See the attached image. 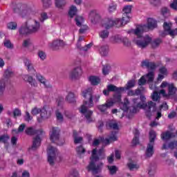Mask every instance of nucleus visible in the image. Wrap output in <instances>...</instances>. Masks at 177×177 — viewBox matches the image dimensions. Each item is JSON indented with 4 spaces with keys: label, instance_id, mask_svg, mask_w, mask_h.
I'll list each match as a JSON object with an SVG mask.
<instances>
[{
    "label": "nucleus",
    "instance_id": "obj_58",
    "mask_svg": "<svg viewBox=\"0 0 177 177\" xmlns=\"http://www.w3.org/2000/svg\"><path fill=\"white\" fill-rule=\"evenodd\" d=\"M159 72L160 74L163 75H168V71L166 69L165 67H162L159 69Z\"/></svg>",
    "mask_w": 177,
    "mask_h": 177
},
{
    "label": "nucleus",
    "instance_id": "obj_49",
    "mask_svg": "<svg viewBox=\"0 0 177 177\" xmlns=\"http://www.w3.org/2000/svg\"><path fill=\"white\" fill-rule=\"evenodd\" d=\"M9 30H16L17 28V24L16 22H10L7 24Z\"/></svg>",
    "mask_w": 177,
    "mask_h": 177
},
{
    "label": "nucleus",
    "instance_id": "obj_33",
    "mask_svg": "<svg viewBox=\"0 0 177 177\" xmlns=\"http://www.w3.org/2000/svg\"><path fill=\"white\" fill-rule=\"evenodd\" d=\"M26 128V124H21L18 130L17 129H14L12 131V135H19V133L23 132V131H24V129Z\"/></svg>",
    "mask_w": 177,
    "mask_h": 177
},
{
    "label": "nucleus",
    "instance_id": "obj_50",
    "mask_svg": "<svg viewBox=\"0 0 177 177\" xmlns=\"http://www.w3.org/2000/svg\"><path fill=\"white\" fill-rule=\"evenodd\" d=\"M4 46L8 48V49H12L13 48V44L10 42V40L6 39L4 40Z\"/></svg>",
    "mask_w": 177,
    "mask_h": 177
},
{
    "label": "nucleus",
    "instance_id": "obj_36",
    "mask_svg": "<svg viewBox=\"0 0 177 177\" xmlns=\"http://www.w3.org/2000/svg\"><path fill=\"white\" fill-rule=\"evenodd\" d=\"M123 15H127L131 16V12H132V6H125L122 10Z\"/></svg>",
    "mask_w": 177,
    "mask_h": 177
},
{
    "label": "nucleus",
    "instance_id": "obj_24",
    "mask_svg": "<svg viewBox=\"0 0 177 177\" xmlns=\"http://www.w3.org/2000/svg\"><path fill=\"white\" fill-rule=\"evenodd\" d=\"M142 66L147 67V68H148V70H154L157 67V66L156 65V64H154V62H150V61H149V59L142 61Z\"/></svg>",
    "mask_w": 177,
    "mask_h": 177
},
{
    "label": "nucleus",
    "instance_id": "obj_25",
    "mask_svg": "<svg viewBox=\"0 0 177 177\" xmlns=\"http://www.w3.org/2000/svg\"><path fill=\"white\" fill-rule=\"evenodd\" d=\"M163 28L165 30V32L162 33L160 35L161 37H165V35H169V31H171L172 29V23L171 22H165L163 24Z\"/></svg>",
    "mask_w": 177,
    "mask_h": 177
},
{
    "label": "nucleus",
    "instance_id": "obj_20",
    "mask_svg": "<svg viewBox=\"0 0 177 177\" xmlns=\"http://www.w3.org/2000/svg\"><path fill=\"white\" fill-rule=\"evenodd\" d=\"M149 88L150 89L155 91L151 95L152 100H153V102H158V100H160V94L157 93V91H158V88H157L156 85H153V84H150Z\"/></svg>",
    "mask_w": 177,
    "mask_h": 177
},
{
    "label": "nucleus",
    "instance_id": "obj_63",
    "mask_svg": "<svg viewBox=\"0 0 177 177\" xmlns=\"http://www.w3.org/2000/svg\"><path fill=\"white\" fill-rule=\"evenodd\" d=\"M48 19V15L46 12H43L41 14L40 21H44V20Z\"/></svg>",
    "mask_w": 177,
    "mask_h": 177
},
{
    "label": "nucleus",
    "instance_id": "obj_32",
    "mask_svg": "<svg viewBox=\"0 0 177 177\" xmlns=\"http://www.w3.org/2000/svg\"><path fill=\"white\" fill-rule=\"evenodd\" d=\"M24 6H21L20 4L17 5V9H15L14 11L15 12H18L19 13V15H21V16H22V17H24V15H23L24 13H28V10H24Z\"/></svg>",
    "mask_w": 177,
    "mask_h": 177
},
{
    "label": "nucleus",
    "instance_id": "obj_53",
    "mask_svg": "<svg viewBox=\"0 0 177 177\" xmlns=\"http://www.w3.org/2000/svg\"><path fill=\"white\" fill-rule=\"evenodd\" d=\"M161 13L162 16L167 17V16H169V10H168V8L166 7H163L161 10Z\"/></svg>",
    "mask_w": 177,
    "mask_h": 177
},
{
    "label": "nucleus",
    "instance_id": "obj_56",
    "mask_svg": "<svg viewBox=\"0 0 177 177\" xmlns=\"http://www.w3.org/2000/svg\"><path fill=\"white\" fill-rule=\"evenodd\" d=\"M14 117H20L21 115V111L19 109H15L13 111Z\"/></svg>",
    "mask_w": 177,
    "mask_h": 177
},
{
    "label": "nucleus",
    "instance_id": "obj_59",
    "mask_svg": "<svg viewBox=\"0 0 177 177\" xmlns=\"http://www.w3.org/2000/svg\"><path fill=\"white\" fill-rule=\"evenodd\" d=\"M56 117L57 120L59 121V122H62V121H63V115H62L60 112L59 111L56 112Z\"/></svg>",
    "mask_w": 177,
    "mask_h": 177
},
{
    "label": "nucleus",
    "instance_id": "obj_19",
    "mask_svg": "<svg viewBox=\"0 0 177 177\" xmlns=\"http://www.w3.org/2000/svg\"><path fill=\"white\" fill-rule=\"evenodd\" d=\"M23 80L26 81V82H28L31 86H33L34 88H37L38 86V83L32 78V76L28 75H24L22 77Z\"/></svg>",
    "mask_w": 177,
    "mask_h": 177
},
{
    "label": "nucleus",
    "instance_id": "obj_7",
    "mask_svg": "<svg viewBox=\"0 0 177 177\" xmlns=\"http://www.w3.org/2000/svg\"><path fill=\"white\" fill-rule=\"evenodd\" d=\"M160 88H167L168 89V93H167L164 89L160 91V95L165 97V99H174L177 91V88L175 87L174 84L162 82L160 85Z\"/></svg>",
    "mask_w": 177,
    "mask_h": 177
},
{
    "label": "nucleus",
    "instance_id": "obj_23",
    "mask_svg": "<svg viewBox=\"0 0 177 177\" xmlns=\"http://www.w3.org/2000/svg\"><path fill=\"white\" fill-rule=\"evenodd\" d=\"M66 44L62 40H55L53 43L49 44V48L54 50L57 49L59 46H64Z\"/></svg>",
    "mask_w": 177,
    "mask_h": 177
},
{
    "label": "nucleus",
    "instance_id": "obj_6",
    "mask_svg": "<svg viewBox=\"0 0 177 177\" xmlns=\"http://www.w3.org/2000/svg\"><path fill=\"white\" fill-rule=\"evenodd\" d=\"M41 25L38 21L35 19L29 20L19 28L20 35H26V34H31V32H37L39 30Z\"/></svg>",
    "mask_w": 177,
    "mask_h": 177
},
{
    "label": "nucleus",
    "instance_id": "obj_5",
    "mask_svg": "<svg viewBox=\"0 0 177 177\" xmlns=\"http://www.w3.org/2000/svg\"><path fill=\"white\" fill-rule=\"evenodd\" d=\"M131 21V15H127V14H122V20L119 18H115L113 19V18H106L104 20V23L102 24V27L104 28L109 29L111 28L113 26H116V27H121V26H125V24H128Z\"/></svg>",
    "mask_w": 177,
    "mask_h": 177
},
{
    "label": "nucleus",
    "instance_id": "obj_40",
    "mask_svg": "<svg viewBox=\"0 0 177 177\" xmlns=\"http://www.w3.org/2000/svg\"><path fill=\"white\" fill-rule=\"evenodd\" d=\"M75 15H77V7L72 6L69 9L68 16H70L71 17H74Z\"/></svg>",
    "mask_w": 177,
    "mask_h": 177
},
{
    "label": "nucleus",
    "instance_id": "obj_8",
    "mask_svg": "<svg viewBox=\"0 0 177 177\" xmlns=\"http://www.w3.org/2000/svg\"><path fill=\"white\" fill-rule=\"evenodd\" d=\"M26 133L27 135H37L33 139V143L30 148V150H37L39 146H41V135L44 133L42 130H35L32 127H28L26 129Z\"/></svg>",
    "mask_w": 177,
    "mask_h": 177
},
{
    "label": "nucleus",
    "instance_id": "obj_13",
    "mask_svg": "<svg viewBox=\"0 0 177 177\" xmlns=\"http://www.w3.org/2000/svg\"><path fill=\"white\" fill-rule=\"evenodd\" d=\"M60 135V129L57 127H53L50 131V140L53 143H56L59 146H62L63 143H59V138Z\"/></svg>",
    "mask_w": 177,
    "mask_h": 177
},
{
    "label": "nucleus",
    "instance_id": "obj_61",
    "mask_svg": "<svg viewBox=\"0 0 177 177\" xmlns=\"http://www.w3.org/2000/svg\"><path fill=\"white\" fill-rule=\"evenodd\" d=\"M170 7L171 9L177 10V0H173L172 3L170 4Z\"/></svg>",
    "mask_w": 177,
    "mask_h": 177
},
{
    "label": "nucleus",
    "instance_id": "obj_48",
    "mask_svg": "<svg viewBox=\"0 0 177 177\" xmlns=\"http://www.w3.org/2000/svg\"><path fill=\"white\" fill-rule=\"evenodd\" d=\"M106 109H110V107L114 106V104H115V102H113V99L111 100H107L106 101V103L104 104Z\"/></svg>",
    "mask_w": 177,
    "mask_h": 177
},
{
    "label": "nucleus",
    "instance_id": "obj_14",
    "mask_svg": "<svg viewBox=\"0 0 177 177\" xmlns=\"http://www.w3.org/2000/svg\"><path fill=\"white\" fill-rule=\"evenodd\" d=\"M76 21V25L78 27H81L80 29V33L84 34V32H86L88 30V26L84 25V21H85V19L82 16H77L75 19Z\"/></svg>",
    "mask_w": 177,
    "mask_h": 177
},
{
    "label": "nucleus",
    "instance_id": "obj_43",
    "mask_svg": "<svg viewBox=\"0 0 177 177\" xmlns=\"http://www.w3.org/2000/svg\"><path fill=\"white\" fill-rule=\"evenodd\" d=\"M66 0H55V6L56 8H63L66 5Z\"/></svg>",
    "mask_w": 177,
    "mask_h": 177
},
{
    "label": "nucleus",
    "instance_id": "obj_26",
    "mask_svg": "<svg viewBox=\"0 0 177 177\" xmlns=\"http://www.w3.org/2000/svg\"><path fill=\"white\" fill-rule=\"evenodd\" d=\"M77 97L74 93L70 91L68 93V95L65 97V100L70 104H74L76 102Z\"/></svg>",
    "mask_w": 177,
    "mask_h": 177
},
{
    "label": "nucleus",
    "instance_id": "obj_28",
    "mask_svg": "<svg viewBox=\"0 0 177 177\" xmlns=\"http://www.w3.org/2000/svg\"><path fill=\"white\" fill-rule=\"evenodd\" d=\"M175 136V134L171 133V131H166L161 134V138L164 142H168L169 139H172Z\"/></svg>",
    "mask_w": 177,
    "mask_h": 177
},
{
    "label": "nucleus",
    "instance_id": "obj_10",
    "mask_svg": "<svg viewBox=\"0 0 177 177\" xmlns=\"http://www.w3.org/2000/svg\"><path fill=\"white\" fill-rule=\"evenodd\" d=\"M39 113L41 118H37L38 122H42V121H44V120L49 118L50 114H48V111H46V107H43L41 109L35 107L31 111V114L32 115H37V114H39Z\"/></svg>",
    "mask_w": 177,
    "mask_h": 177
},
{
    "label": "nucleus",
    "instance_id": "obj_64",
    "mask_svg": "<svg viewBox=\"0 0 177 177\" xmlns=\"http://www.w3.org/2000/svg\"><path fill=\"white\" fill-rule=\"evenodd\" d=\"M24 118H25V120H26L28 122L31 121V120H32V117H31V115H30V113H28V112L26 113V115H25Z\"/></svg>",
    "mask_w": 177,
    "mask_h": 177
},
{
    "label": "nucleus",
    "instance_id": "obj_41",
    "mask_svg": "<svg viewBox=\"0 0 177 177\" xmlns=\"http://www.w3.org/2000/svg\"><path fill=\"white\" fill-rule=\"evenodd\" d=\"M134 138L132 140V144L135 146L139 143V131L136 130L134 132Z\"/></svg>",
    "mask_w": 177,
    "mask_h": 177
},
{
    "label": "nucleus",
    "instance_id": "obj_54",
    "mask_svg": "<svg viewBox=\"0 0 177 177\" xmlns=\"http://www.w3.org/2000/svg\"><path fill=\"white\" fill-rule=\"evenodd\" d=\"M9 136H1L0 137V142H2V143H7L8 141H9Z\"/></svg>",
    "mask_w": 177,
    "mask_h": 177
},
{
    "label": "nucleus",
    "instance_id": "obj_31",
    "mask_svg": "<svg viewBox=\"0 0 177 177\" xmlns=\"http://www.w3.org/2000/svg\"><path fill=\"white\" fill-rule=\"evenodd\" d=\"M117 6H118L117 3L112 1L109 5L108 8H107L109 13H114V12H115L117 10Z\"/></svg>",
    "mask_w": 177,
    "mask_h": 177
},
{
    "label": "nucleus",
    "instance_id": "obj_29",
    "mask_svg": "<svg viewBox=\"0 0 177 177\" xmlns=\"http://www.w3.org/2000/svg\"><path fill=\"white\" fill-rule=\"evenodd\" d=\"M106 127L111 129L118 130V123L116 120H109L106 122Z\"/></svg>",
    "mask_w": 177,
    "mask_h": 177
},
{
    "label": "nucleus",
    "instance_id": "obj_47",
    "mask_svg": "<svg viewBox=\"0 0 177 177\" xmlns=\"http://www.w3.org/2000/svg\"><path fill=\"white\" fill-rule=\"evenodd\" d=\"M98 110H100V111H101V113H102L103 114H107V110L108 108L107 106H105V104H102V105H99L97 106Z\"/></svg>",
    "mask_w": 177,
    "mask_h": 177
},
{
    "label": "nucleus",
    "instance_id": "obj_57",
    "mask_svg": "<svg viewBox=\"0 0 177 177\" xmlns=\"http://www.w3.org/2000/svg\"><path fill=\"white\" fill-rule=\"evenodd\" d=\"M22 45L24 48L30 46L31 45V40L30 39L24 40Z\"/></svg>",
    "mask_w": 177,
    "mask_h": 177
},
{
    "label": "nucleus",
    "instance_id": "obj_44",
    "mask_svg": "<svg viewBox=\"0 0 177 177\" xmlns=\"http://www.w3.org/2000/svg\"><path fill=\"white\" fill-rule=\"evenodd\" d=\"M108 169L111 175H114L118 171V167L117 166H108Z\"/></svg>",
    "mask_w": 177,
    "mask_h": 177
},
{
    "label": "nucleus",
    "instance_id": "obj_9",
    "mask_svg": "<svg viewBox=\"0 0 177 177\" xmlns=\"http://www.w3.org/2000/svg\"><path fill=\"white\" fill-rule=\"evenodd\" d=\"M156 138V131L151 130L149 131V143L148 144L147 151L145 153L147 157H151V156H153V154L154 153L153 146Z\"/></svg>",
    "mask_w": 177,
    "mask_h": 177
},
{
    "label": "nucleus",
    "instance_id": "obj_27",
    "mask_svg": "<svg viewBox=\"0 0 177 177\" xmlns=\"http://www.w3.org/2000/svg\"><path fill=\"white\" fill-rule=\"evenodd\" d=\"M24 63L26 67H27L29 73H32V74H35V69H34V66H32V63H31L30 59L26 58L24 60Z\"/></svg>",
    "mask_w": 177,
    "mask_h": 177
},
{
    "label": "nucleus",
    "instance_id": "obj_55",
    "mask_svg": "<svg viewBox=\"0 0 177 177\" xmlns=\"http://www.w3.org/2000/svg\"><path fill=\"white\" fill-rule=\"evenodd\" d=\"M109 73H110V66H104V68L102 69V74L104 75H107V74H109Z\"/></svg>",
    "mask_w": 177,
    "mask_h": 177
},
{
    "label": "nucleus",
    "instance_id": "obj_3",
    "mask_svg": "<svg viewBox=\"0 0 177 177\" xmlns=\"http://www.w3.org/2000/svg\"><path fill=\"white\" fill-rule=\"evenodd\" d=\"M92 88H88L83 91L82 96L85 100L80 109V113L84 115L88 124L95 122V118H93L92 116L93 115V112L88 109V106L92 107V106H93V102L97 103V102H99V99H100V95L97 94L95 95H92Z\"/></svg>",
    "mask_w": 177,
    "mask_h": 177
},
{
    "label": "nucleus",
    "instance_id": "obj_52",
    "mask_svg": "<svg viewBox=\"0 0 177 177\" xmlns=\"http://www.w3.org/2000/svg\"><path fill=\"white\" fill-rule=\"evenodd\" d=\"M99 35L100 38H102V39H104L109 37V31L107 30L101 31Z\"/></svg>",
    "mask_w": 177,
    "mask_h": 177
},
{
    "label": "nucleus",
    "instance_id": "obj_46",
    "mask_svg": "<svg viewBox=\"0 0 177 177\" xmlns=\"http://www.w3.org/2000/svg\"><path fill=\"white\" fill-rule=\"evenodd\" d=\"M41 2L44 9H48L52 5V1L50 0H41Z\"/></svg>",
    "mask_w": 177,
    "mask_h": 177
},
{
    "label": "nucleus",
    "instance_id": "obj_38",
    "mask_svg": "<svg viewBox=\"0 0 177 177\" xmlns=\"http://www.w3.org/2000/svg\"><path fill=\"white\" fill-rule=\"evenodd\" d=\"M66 177H80V172H78V170L77 169H73L71 170L68 175H67Z\"/></svg>",
    "mask_w": 177,
    "mask_h": 177
},
{
    "label": "nucleus",
    "instance_id": "obj_15",
    "mask_svg": "<svg viewBox=\"0 0 177 177\" xmlns=\"http://www.w3.org/2000/svg\"><path fill=\"white\" fill-rule=\"evenodd\" d=\"M113 44H123L124 46H130L131 41L127 37H122L120 35H116L111 38Z\"/></svg>",
    "mask_w": 177,
    "mask_h": 177
},
{
    "label": "nucleus",
    "instance_id": "obj_45",
    "mask_svg": "<svg viewBox=\"0 0 177 177\" xmlns=\"http://www.w3.org/2000/svg\"><path fill=\"white\" fill-rule=\"evenodd\" d=\"M127 167L129 168L130 171H135V169H138L139 168V165L134 164L132 162H130L127 164Z\"/></svg>",
    "mask_w": 177,
    "mask_h": 177
},
{
    "label": "nucleus",
    "instance_id": "obj_1",
    "mask_svg": "<svg viewBox=\"0 0 177 177\" xmlns=\"http://www.w3.org/2000/svg\"><path fill=\"white\" fill-rule=\"evenodd\" d=\"M122 96L121 95V93H115L113 95V98L112 100L115 102V103H118L119 106H120V109L123 110L124 113L122 114V117H124L125 114H127L128 112L129 113H138L139 111V109H142L143 110L146 111V114L147 117H150V111H156V103L153 102L152 101H149L147 103L146 102V97L143 95H140V100L139 98H133L131 102L133 106H131L130 109L128 108L129 106V100L128 97H124L123 102H121V98ZM140 100V102H139Z\"/></svg>",
    "mask_w": 177,
    "mask_h": 177
},
{
    "label": "nucleus",
    "instance_id": "obj_42",
    "mask_svg": "<svg viewBox=\"0 0 177 177\" xmlns=\"http://www.w3.org/2000/svg\"><path fill=\"white\" fill-rule=\"evenodd\" d=\"M100 53H101V55L102 56H106V55H107V53H109V46H104L101 47L100 48Z\"/></svg>",
    "mask_w": 177,
    "mask_h": 177
},
{
    "label": "nucleus",
    "instance_id": "obj_37",
    "mask_svg": "<svg viewBox=\"0 0 177 177\" xmlns=\"http://www.w3.org/2000/svg\"><path fill=\"white\" fill-rule=\"evenodd\" d=\"M78 135H80V133L78 132H77L76 131H73V138H74V143L77 144V143H81V142H82V138L81 137H78Z\"/></svg>",
    "mask_w": 177,
    "mask_h": 177
},
{
    "label": "nucleus",
    "instance_id": "obj_16",
    "mask_svg": "<svg viewBox=\"0 0 177 177\" xmlns=\"http://www.w3.org/2000/svg\"><path fill=\"white\" fill-rule=\"evenodd\" d=\"M153 80H154V73L149 72L147 75L142 76L138 80V85L142 86V85H145L146 82H148V83L153 82Z\"/></svg>",
    "mask_w": 177,
    "mask_h": 177
},
{
    "label": "nucleus",
    "instance_id": "obj_62",
    "mask_svg": "<svg viewBox=\"0 0 177 177\" xmlns=\"http://www.w3.org/2000/svg\"><path fill=\"white\" fill-rule=\"evenodd\" d=\"M168 35H170L171 37H175L177 35V28L171 29V31H169Z\"/></svg>",
    "mask_w": 177,
    "mask_h": 177
},
{
    "label": "nucleus",
    "instance_id": "obj_17",
    "mask_svg": "<svg viewBox=\"0 0 177 177\" xmlns=\"http://www.w3.org/2000/svg\"><path fill=\"white\" fill-rule=\"evenodd\" d=\"M82 75V68H81V67L80 66L75 68L70 73V77L71 78V80H80Z\"/></svg>",
    "mask_w": 177,
    "mask_h": 177
},
{
    "label": "nucleus",
    "instance_id": "obj_4",
    "mask_svg": "<svg viewBox=\"0 0 177 177\" xmlns=\"http://www.w3.org/2000/svg\"><path fill=\"white\" fill-rule=\"evenodd\" d=\"M105 157L106 155H104V150L103 149H100L99 151H97V149H93L90 158L91 162L87 166L88 171L93 174L100 172L102 168H103V163H97V161H99V160H103Z\"/></svg>",
    "mask_w": 177,
    "mask_h": 177
},
{
    "label": "nucleus",
    "instance_id": "obj_2",
    "mask_svg": "<svg viewBox=\"0 0 177 177\" xmlns=\"http://www.w3.org/2000/svg\"><path fill=\"white\" fill-rule=\"evenodd\" d=\"M157 28V21L153 18H149L147 19V25H139L136 29H131L127 31V34H133L136 35L137 39H134L136 45L140 48H146L150 42H151V37L146 35L143 37L142 34L145 31H149V30H154Z\"/></svg>",
    "mask_w": 177,
    "mask_h": 177
},
{
    "label": "nucleus",
    "instance_id": "obj_12",
    "mask_svg": "<svg viewBox=\"0 0 177 177\" xmlns=\"http://www.w3.org/2000/svg\"><path fill=\"white\" fill-rule=\"evenodd\" d=\"M47 156L48 162H49L50 165H53L57 156V149L52 145H49L47 148Z\"/></svg>",
    "mask_w": 177,
    "mask_h": 177
},
{
    "label": "nucleus",
    "instance_id": "obj_51",
    "mask_svg": "<svg viewBox=\"0 0 177 177\" xmlns=\"http://www.w3.org/2000/svg\"><path fill=\"white\" fill-rule=\"evenodd\" d=\"M63 103H64V98L58 97L56 100V104L58 107H62L63 106Z\"/></svg>",
    "mask_w": 177,
    "mask_h": 177
},
{
    "label": "nucleus",
    "instance_id": "obj_30",
    "mask_svg": "<svg viewBox=\"0 0 177 177\" xmlns=\"http://www.w3.org/2000/svg\"><path fill=\"white\" fill-rule=\"evenodd\" d=\"M88 81L91 82V85H99V84H100V78L97 76H90Z\"/></svg>",
    "mask_w": 177,
    "mask_h": 177
},
{
    "label": "nucleus",
    "instance_id": "obj_60",
    "mask_svg": "<svg viewBox=\"0 0 177 177\" xmlns=\"http://www.w3.org/2000/svg\"><path fill=\"white\" fill-rule=\"evenodd\" d=\"M38 56L41 60H45L46 57V55H45V53H44V51H39L38 53Z\"/></svg>",
    "mask_w": 177,
    "mask_h": 177
},
{
    "label": "nucleus",
    "instance_id": "obj_35",
    "mask_svg": "<svg viewBox=\"0 0 177 177\" xmlns=\"http://www.w3.org/2000/svg\"><path fill=\"white\" fill-rule=\"evenodd\" d=\"M76 151L79 157H84V155L85 154V149L82 146L77 147L76 148Z\"/></svg>",
    "mask_w": 177,
    "mask_h": 177
},
{
    "label": "nucleus",
    "instance_id": "obj_34",
    "mask_svg": "<svg viewBox=\"0 0 177 177\" xmlns=\"http://www.w3.org/2000/svg\"><path fill=\"white\" fill-rule=\"evenodd\" d=\"M140 93H142V91L140 89L130 90L127 92L128 96H139Z\"/></svg>",
    "mask_w": 177,
    "mask_h": 177
},
{
    "label": "nucleus",
    "instance_id": "obj_11",
    "mask_svg": "<svg viewBox=\"0 0 177 177\" xmlns=\"http://www.w3.org/2000/svg\"><path fill=\"white\" fill-rule=\"evenodd\" d=\"M117 140V132H112L106 138H100V140L95 139L93 142V146H97L100 142H102L104 145H109L111 142H115Z\"/></svg>",
    "mask_w": 177,
    "mask_h": 177
},
{
    "label": "nucleus",
    "instance_id": "obj_22",
    "mask_svg": "<svg viewBox=\"0 0 177 177\" xmlns=\"http://www.w3.org/2000/svg\"><path fill=\"white\" fill-rule=\"evenodd\" d=\"M107 89L109 92H115V93H122L124 91H125V88L124 87H117L113 84H109L107 86Z\"/></svg>",
    "mask_w": 177,
    "mask_h": 177
},
{
    "label": "nucleus",
    "instance_id": "obj_18",
    "mask_svg": "<svg viewBox=\"0 0 177 177\" xmlns=\"http://www.w3.org/2000/svg\"><path fill=\"white\" fill-rule=\"evenodd\" d=\"M99 19H100V15H99V12L96 10H93L90 12L88 19L93 24H95Z\"/></svg>",
    "mask_w": 177,
    "mask_h": 177
},
{
    "label": "nucleus",
    "instance_id": "obj_39",
    "mask_svg": "<svg viewBox=\"0 0 177 177\" xmlns=\"http://www.w3.org/2000/svg\"><path fill=\"white\" fill-rule=\"evenodd\" d=\"M136 84V82L135 80H129L126 84V86L123 88H124V91L125 90L128 91V89H131V88H133Z\"/></svg>",
    "mask_w": 177,
    "mask_h": 177
},
{
    "label": "nucleus",
    "instance_id": "obj_21",
    "mask_svg": "<svg viewBox=\"0 0 177 177\" xmlns=\"http://www.w3.org/2000/svg\"><path fill=\"white\" fill-rule=\"evenodd\" d=\"M36 78H37V81H39V82L42 84V85H43V86H44V88H50L51 87V86L49 84V82L41 74L37 73L36 75Z\"/></svg>",
    "mask_w": 177,
    "mask_h": 177
}]
</instances>
